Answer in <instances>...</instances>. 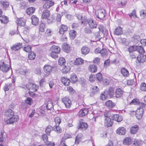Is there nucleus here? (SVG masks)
Masks as SVG:
<instances>
[{"label":"nucleus","mask_w":146,"mask_h":146,"mask_svg":"<svg viewBox=\"0 0 146 146\" xmlns=\"http://www.w3.org/2000/svg\"><path fill=\"white\" fill-rule=\"evenodd\" d=\"M88 23L91 29L96 28L97 26V24L96 21L92 18L89 19L87 20Z\"/></svg>","instance_id":"7"},{"label":"nucleus","mask_w":146,"mask_h":146,"mask_svg":"<svg viewBox=\"0 0 146 146\" xmlns=\"http://www.w3.org/2000/svg\"><path fill=\"white\" fill-rule=\"evenodd\" d=\"M88 127L87 124L83 121L82 119L79 121V124L78 125L79 129L82 131L85 130L87 129Z\"/></svg>","instance_id":"6"},{"label":"nucleus","mask_w":146,"mask_h":146,"mask_svg":"<svg viewBox=\"0 0 146 146\" xmlns=\"http://www.w3.org/2000/svg\"><path fill=\"white\" fill-rule=\"evenodd\" d=\"M123 31L122 28L120 27H118L115 29L114 31V34L117 35H119L122 34Z\"/></svg>","instance_id":"25"},{"label":"nucleus","mask_w":146,"mask_h":146,"mask_svg":"<svg viewBox=\"0 0 146 146\" xmlns=\"http://www.w3.org/2000/svg\"><path fill=\"white\" fill-rule=\"evenodd\" d=\"M126 132V130L125 128L122 127H119L116 131L117 133L121 135H124Z\"/></svg>","instance_id":"10"},{"label":"nucleus","mask_w":146,"mask_h":146,"mask_svg":"<svg viewBox=\"0 0 146 146\" xmlns=\"http://www.w3.org/2000/svg\"><path fill=\"white\" fill-rule=\"evenodd\" d=\"M50 12L48 10H44L42 15V19H46L50 15Z\"/></svg>","instance_id":"23"},{"label":"nucleus","mask_w":146,"mask_h":146,"mask_svg":"<svg viewBox=\"0 0 146 146\" xmlns=\"http://www.w3.org/2000/svg\"><path fill=\"white\" fill-rule=\"evenodd\" d=\"M22 43H19L12 46L11 48L14 50H17L22 47Z\"/></svg>","instance_id":"30"},{"label":"nucleus","mask_w":146,"mask_h":146,"mask_svg":"<svg viewBox=\"0 0 146 146\" xmlns=\"http://www.w3.org/2000/svg\"><path fill=\"white\" fill-rule=\"evenodd\" d=\"M54 121L56 124V125H59L61 122V120L59 117H56L54 119Z\"/></svg>","instance_id":"54"},{"label":"nucleus","mask_w":146,"mask_h":146,"mask_svg":"<svg viewBox=\"0 0 146 146\" xmlns=\"http://www.w3.org/2000/svg\"><path fill=\"white\" fill-rule=\"evenodd\" d=\"M82 137V134H78L76 137L75 141V143L76 144H78L79 142L80 141Z\"/></svg>","instance_id":"41"},{"label":"nucleus","mask_w":146,"mask_h":146,"mask_svg":"<svg viewBox=\"0 0 146 146\" xmlns=\"http://www.w3.org/2000/svg\"><path fill=\"white\" fill-rule=\"evenodd\" d=\"M137 46L133 45L130 46L128 48V50L129 52H131L137 50Z\"/></svg>","instance_id":"43"},{"label":"nucleus","mask_w":146,"mask_h":146,"mask_svg":"<svg viewBox=\"0 0 146 146\" xmlns=\"http://www.w3.org/2000/svg\"><path fill=\"white\" fill-rule=\"evenodd\" d=\"M139 53L143 54L145 52V51L143 48L141 46H137V50Z\"/></svg>","instance_id":"44"},{"label":"nucleus","mask_w":146,"mask_h":146,"mask_svg":"<svg viewBox=\"0 0 146 146\" xmlns=\"http://www.w3.org/2000/svg\"><path fill=\"white\" fill-rule=\"evenodd\" d=\"M35 10V9L33 7H30L27 9L26 12L28 15H30L33 13Z\"/></svg>","instance_id":"37"},{"label":"nucleus","mask_w":146,"mask_h":146,"mask_svg":"<svg viewBox=\"0 0 146 146\" xmlns=\"http://www.w3.org/2000/svg\"><path fill=\"white\" fill-rule=\"evenodd\" d=\"M95 14L96 17L101 19H103L105 16V12L104 9H101L97 10L96 11Z\"/></svg>","instance_id":"4"},{"label":"nucleus","mask_w":146,"mask_h":146,"mask_svg":"<svg viewBox=\"0 0 146 146\" xmlns=\"http://www.w3.org/2000/svg\"><path fill=\"white\" fill-rule=\"evenodd\" d=\"M106 106L109 108H112L115 107V104L111 100L108 101L105 103Z\"/></svg>","instance_id":"24"},{"label":"nucleus","mask_w":146,"mask_h":146,"mask_svg":"<svg viewBox=\"0 0 146 146\" xmlns=\"http://www.w3.org/2000/svg\"><path fill=\"white\" fill-rule=\"evenodd\" d=\"M108 96V92L106 91L101 94L100 96V98L102 100H104L106 99Z\"/></svg>","instance_id":"45"},{"label":"nucleus","mask_w":146,"mask_h":146,"mask_svg":"<svg viewBox=\"0 0 146 146\" xmlns=\"http://www.w3.org/2000/svg\"><path fill=\"white\" fill-rule=\"evenodd\" d=\"M54 3L52 1H46L43 5V8L45 9H48L54 5Z\"/></svg>","instance_id":"13"},{"label":"nucleus","mask_w":146,"mask_h":146,"mask_svg":"<svg viewBox=\"0 0 146 146\" xmlns=\"http://www.w3.org/2000/svg\"><path fill=\"white\" fill-rule=\"evenodd\" d=\"M4 116V120L7 124H12L17 121L19 119L18 116L15 115L13 111L10 109L5 112Z\"/></svg>","instance_id":"1"},{"label":"nucleus","mask_w":146,"mask_h":146,"mask_svg":"<svg viewBox=\"0 0 146 146\" xmlns=\"http://www.w3.org/2000/svg\"><path fill=\"white\" fill-rule=\"evenodd\" d=\"M61 80L62 83L65 86H68L70 84V80L65 77L61 78Z\"/></svg>","instance_id":"16"},{"label":"nucleus","mask_w":146,"mask_h":146,"mask_svg":"<svg viewBox=\"0 0 146 146\" xmlns=\"http://www.w3.org/2000/svg\"><path fill=\"white\" fill-rule=\"evenodd\" d=\"M67 89V90L70 94H72L75 92V90L71 86L68 87Z\"/></svg>","instance_id":"58"},{"label":"nucleus","mask_w":146,"mask_h":146,"mask_svg":"<svg viewBox=\"0 0 146 146\" xmlns=\"http://www.w3.org/2000/svg\"><path fill=\"white\" fill-rule=\"evenodd\" d=\"M25 101L26 103L30 105H31L33 102L32 99L29 97L27 98Z\"/></svg>","instance_id":"56"},{"label":"nucleus","mask_w":146,"mask_h":146,"mask_svg":"<svg viewBox=\"0 0 146 146\" xmlns=\"http://www.w3.org/2000/svg\"><path fill=\"white\" fill-rule=\"evenodd\" d=\"M60 50V47L55 45H53L49 49V53L50 56L54 58H56L58 57V54H59Z\"/></svg>","instance_id":"2"},{"label":"nucleus","mask_w":146,"mask_h":146,"mask_svg":"<svg viewBox=\"0 0 146 146\" xmlns=\"http://www.w3.org/2000/svg\"><path fill=\"white\" fill-rule=\"evenodd\" d=\"M113 123V119H111L110 117H108L105 118L104 119V125L107 127H110Z\"/></svg>","instance_id":"9"},{"label":"nucleus","mask_w":146,"mask_h":146,"mask_svg":"<svg viewBox=\"0 0 146 146\" xmlns=\"http://www.w3.org/2000/svg\"><path fill=\"white\" fill-rule=\"evenodd\" d=\"M138 126L137 125L132 126L130 128V132L131 134L136 133L138 131Z\"/></svg>","instance_id":"18"},{"label":"nucleus","mask_w":146,"mask_h":146,"mask_svg":"<svg viewBox=\"0 0 146 146\" xmlns=\"http://www.w3.org/2000/svg\"><path fill=\"white\" fill-rule=\"evenodd\" d=\"M68 27L65 25H62L60 27L59 33L60 34L63 35L64 33L68 30Z\"/></svg>","instance_id":"14"},{"label":"nucleus","mask_w":146,"mask_h":146,"mask_svg":"<svg viewBox=\"0 0 146 146\" xmlns=\"http://www.w3.org/2000/svg\"><path fill=\"white\" fill-rule=\"evenodd\" d=\"M46 106V108L48 110H50L52 108V102L51 100H49L48 101Z\"/></svg>","instance_id":"35"},{"label":"nucleus","mask_w":146,"mask_h":146,"mask_svg":"<svg viewBox=\"0 0 146 146\" xmlns=\"http://www.w3.org/2000/svg\"><path fill=\"white\" fill-rule=\"evenodd\" d=\"M76 33L75 31L73 30H71L69 33L70 37L72 39L74 38L76 36Z\"/></svg>","instance_id":"46"},{"label":"nucleus","mask_w":146,"mask_h":146,"mask_svg":"<svg viewBox=\"0 0 146 146\" xmlns=\"http://www.w3.org/2000/svg\"><path fill=\"white\" fill-rule=\"evenodd\" d=\"M23 50L27 52H29L31 51V47L29 45H26L23 48Z\"/></svg>","instance_id":"49"},{"label":"nucleus","mask_w":146,"mask_h":146,"mask_svg":"<svg viewBox=\"0 0 146 146\" xmlns=\"http://www.w3.org/2000/svg\"><path fill=\"white\" fill-rule=\"evenodd\" d=\"M53 130L58 133H59L62 132V130L59 125H54L53 127Z\"/></svg>","instance_id":"36"},{"label":"nucleus","mask_w":146,"mask_h":146,"mask_svg":"<svg viewBox=\"0 0 146 146\" xmlns=\"http://www.w3.org/2000/svg\"><path fill=\"white\" fill-rule=\"evenodd\" d=\"M90 51V49L87 47L84 46L81 49V53L82 54L86 55L89 53Z\"/></svg>","instance_id":"28"},{"label":"nucleus","mask_w":146,"mask_h":146,"mask_svg":"<svg viewBox=\"0 0 146 146\" xmlns=\"http://www.w3.org/2000/svg\"><path fill=\"white\" fill-rule=\"evenodd\" d=\"M53 68V67H52L50 65H46L44 67V72L46 74L49 75L51 72Z\"/></svg>","instance_id":"12"},{"label":"nucleus","mask_w":146,"mask_h":146,"mask_svg":"<svg viewBox=\"0 0 146 146\" xmlns=\"http://www.w3.org/2000/svg\"><path fill=\"white\" fill-rule=\"evenodd\" d=\"M88 110L87 109L84 108L80 110L79 111L78 114L80 117H83L87 114Z\"/></svg>","instance_id":"21"},{"label":"nucleus","mask_w":146,"mask_h":146,"mask_svg":"<svg viewBox=\"0 0 146 146\" xmlns=\"http://www.w3.org/2000/svg\"><path fill=\"white\" fill-rule=\"evenodd\" d=\"M100 59L99 58L96 57L93 61V63L97 64L99 63Z\"/></svg>","instance_id":"62"},{"label":"nucleus","mask_w":146,"mask_h":146,"mask_svg":"<svg viewBox=\"0 0 146 146\" xmlns=\"http://www.w3.org/2000/svg\"><path fill=\"white\" fill-rule=\"evenodd\" d=\"M62 101L64 104L67 108H69L71 105V102L69 98L64 97L62 99Z\"/></svg>","instance_id":"5"},{"label":"nucleus","mask_w":146,"mask_h":146,"mask_svg":"<svg viewBox=\"0 0 146 146\" xmlns=\"http://www.w3.org/2000/svg\"><path fill=\"white\" fill-rule=\"evenodd\" d=\"M63 49L66 52H68L70 50V48L68 45L64 44L62 46Z\"/></svg>","instance_id":"39"},{"label":"nucleus","mask_w":146,"mask_h":146,"mask_svg":"<svg viewBox=\"0 0 146 146\" xmlns=\"http://www.w3.org/2000/svg\"><path fill=\"white\" fill-rule=\"evenodd\" d=\"M84 62V60L81 58H76L74 61V65H81Z\"/></svg>","instance_id":"19"},{"label":"nucleus","mask_w":146,"mask_h":146,"mask_svg":"<svg viewBox=\"0 0 146 146\" xmlns=\"http://www.w3.org/2000/svg\"><path fill=\"white\" fill-rule=\"evenodd\" d=\"M104 115L105 117V118H107L108 117H112L111 115V114L109 111H106L104 113Z\"/></svg>","instance_id":"63"},{"label":"nucleus","mask_w":146,"mask_h":146,"mask_svg":"<svg viewBox=\"0 0 146 146\" xmlns=\"http://www.w3.org/2000/svg\"><path fill=\"white\" fill-rule=\"evenodd\" d=\"M88 70L92 72H96L97 70V67L94 64L90 65L88 67Z\"/></svg>","instance_id":"20"},{"label":"nucleus","mask_w":146,"mask_h":146,"mask_svg":"<svg viewBox=\"0 0 146 146\" xmlns=\"http://www.w3.org/2000/svg\"><path fill=\"white\" fill-rule=\"evenodd\" d=\"M122 74L125 77H127L129 75V72L127 69L125 68H122L121 70Z\"/></svg>","instance_id":"29"},{"label":"nucleus","mask_w":146,"mask_h":146,"mask_svg":"<svg viewBox=\"0 0 146 146\" xmlns=\"http://www.w3.org/2000/svg\"><path fill=\"white\" fill-rule=\"evenodd\" d=\"M26 87L29 90V93L30 95L31 92H36L38 89V86L36 84L31 83H28L27 84Z\"/></svg>","instance_id":"3"},{"label":"nucleus","mask_w":146,"mask_h":146,"mask_svg":"<svg viewBox=\"0 0 146 146\" xmlns=\"http://www.w3.org/2000/svg\"><path fill=\"white\" fill-rule=\"evenodd\" d=\"M100 53L101 56H104L107 54V51L106 49H102L101 50Z\"/></svg>","instance_id":"59"},{"label":"nucleus","mask_w":146,"mask_h":146,"mask_svg":"<svg viewBox=\"0 0 146 146\" xmlns=\"http://www.w3.org/2000/svg\"><path fill=\"white\" fill-rule=\"evenodd\" d=\"M139 100H138L135 99L132 100L130 104V105L137 104H139Z\"/></svg>","instance_id":"61"},{"label":"nucleus","mask_w":146,"mask_h":146,"mask_svg":"<svg viewBox=\"0 0 146 146\" xmlns=\"http://www.w3.org/2000/svg\"><path fill=\"white\" fill-rule=\"evenodd\" d=\"M99 91V89L97 86H94L92 87L90 90L91 92L92 95L97 94Z\"/></svg>","instance_id":"31"},{"label":"nucleus","mask_w":146,"mask_h":146,"mask_svg":"<svg viewBox=\"0 0 146 146\" xmlns=\"http://www.w3.org/2000/svg\"><path fill=\"white\" fill-rule=\"evenodd\" d=\"M133 142L132 139L129 137H125L123 141V144L124 145H129L131 144Z\"/></svg>","instance_id":"11"},{"label":"nucleus","mask_w":146,"mask_h":146,"mask_svg":"<svg viewBox=\"0 0 146 146\" xmlns=\"http://www.w3.org/2000/svg\"><path fill=\"white\" fill-rule=\"evenodd\" d=\"M47 19V22L48 23H52L54 20V18L52 15H50Z\"/></svg>","instance_id":"60"},{"label":"nucleus","mask_w":146,"mask_h":146,"mask_svg":"<svg viewBox=\"0 0 146 146\" xmlns=\"http://www.w3.org/2000/svg\"><path fill=\"white\" fill-rule=\"evenodd\" d=\"M18 25L23 26L25 25V23L22 20V19H18L17 21Z\"/></svg>","instance_id":"52"},{"label":"nucleus","mask_w":146,"mask_h":146,"mask_svg":"<svg viewBox=\"0 0 146 146\" xmlns=\"http://www.w3.org/2000/svg\"><path fill=\"white\" fill-rule=\"evenodd\" d=\"M70 67L67 64L63 67L61 71L62 73L64 74H66L68 73L70 71Z\"/></svg>","instance_id":"26"},{"label":"nucleus","mask_w":146,"mask_h":146,"mask_svg":"<svg viewBox=\"0 0 146 146\" xmlns=\"http://www.w3.org/2000/svg\"><path fill=\"white\" fill-rule=\"evenodd\" d=\"M70 78L71 82L73 83H74L77 81V76L74 74H72L71 75Z\"/></svg>","instance_id":"33"},{"label":"nucleus","mask_w":146,"mask_h":146,"mask_svg":"<svg viewBox=\"0 0 146 146\" xmlns=\"http://www.w3.org/2000/svg\"><path fill=\"white\" fill-rule=\"evenodd\" d=\"M144 110L137 109L135 112V116L138 119L140 120L142 117Z\"/></svg>","instance_id":"8"},{"label":"nucleus","mask_w":146,"mask_h":146,"mask_svg":"<svg viewBox=\"0 0 146 146\" xmlns=\"http://www.w3.org/2000/svg\"><path fill=\"white\" fill-rule=\"evenodd\" d=\"M112 117L113 118V120L118 122L121 121L123 119V118L121 116L117 114L113 115Z\"/></svg>","instance_id":"22"},{"label":"nucleus","mask_w":146,"mask_h":146,"mask_svg":"<svg viewBox=\"0 0 146 146\" xmlns=\"http://www.w3.org/2000/svg\"><path fill=\"white\" fill-rule=\"evenodd\" d=\"M115 93V97L116 98H119L122 96L123 92L121 89L119 88L116 90Z\"/></svg>","instance_id":"32"},{"label":"nucleus","mask_w":146,"mask_h":146,"mask_svg":"<svg viewBox=\"0 0 146 146\" xmlns=\"http://www.w3.org/2000/svg\"><path fill=\"white\" fill-rule=\"evenodd\" d=\"M0 2L2 3V5L3 7L5 8H7L9 6V2L6 1H4L2 2L1 1Z\"/></svg>","instance_id":"53"},{"label":"nucleus","mask_w":146,"mask_h":146,"mask_svg":"<svg viewBox=\"0 0 146 146\" xmlns=\"http://www.w3.org/2000/svg\"><path fill=\"white\" fill-rule=\"evenodd\" d=\"M32 24L35 25H36L38 22V19L37 17L35 15H33L31 17Z\"/></svg>","instance_id":"27"},{"label":"nucleus","mask_w":146,"mask_h":146,"mask_svg":"<svg viewBox=\"0 0 146 146\" xmlns=\"http://www.w3.org/2000/svg\"><path fill=\"white\" fill-rule=\"evenodd\" d=\"M52 32L51 30L49 29H47L46 32L45 34L46 36H49L52 35Z\"/></svg>","instance_id":"64"},{"label":"nucleus","mask_w":146,"mask_h":146,"mask_svg":"<svg viewBox=\"0 0 146 146\" xmlns=\"http://www.w3.org/2000/svg\"><path fill=\"white\" fill-rule=\"evenodd\" d=\"M53 129V127H52L51 126L49 125L46 127L45 132L46 133L48 134L50 133V131Z\"/></svg>","instance_id":"51"},{"label":"nucleus","mask_w":146,"mask_h":146,"mask_svg":"<svg viewBox=\"0 0 146 146\" xmlns=\"http://www.w3.org/2000/svg\"><path fill=\"white\" fill-rule=\"evenodd\" d=\"M35 53L33 52H31L29 53L28 55V58L30 60L34 59L35 57Z\"/></svg>","instance_id":"42"},{"label":"nucleus","mask_w":146,"mask_h":146,"mask_svg":"<svg viewBox=\"0 0 146 146\" xmlns=\"http://www.w3.org/2000/svg\"><path fill=\"white\" fill-rule=\"evenodd\" d=\"M141 89L142 91H146V84L145 83H143L141 84Z\"/></svg>","instance_id":"55"},{"label":"nucleus","mask_w":146,"mask_h":146,"mask_svg":"<svg viewBox=\"0 0 146 146\" xmlns=\"http://www.w3.org/2000/svg\"><path fill=\"white\" fill-rule=\"evenodd\" d=\"M96 77L97 79L99 81H101L102 80V75L101 73H98L96 74Z\"/></svg>","instance_id":"57"},{"label":"nucleus","mask_w":146,"mask_h":146,"mask_svg":"<svg viewBox=\"0 0 146 146\" xmlns=\"http://www.w3.org/2000/svg\"><path fill=\"white\" fill-rule=\"evenodd\" d=\"M142 143L143 141L140 140L135 139L133 143V146H140Z\"/></svg>","instance_id":"34"},{"label":"nucleus","mask_w":146,"mask_h":146,"mask_svg":"<svg viewBox=\"0 0 146 146\" xmlns=\"http://www.w3.org/2000/svg\"><path fill=\"white\" fill-rule=\"evenodd\" d=\"M10 68L9 65L5 64L4 63L1 66V70L3 72H7L10 70Z\"/></svg>","instance_id":"17"},{"label":"nucleus","mask_w":146,"mask_h":146,"mask_svg":"<svg viewBox=\"0 0 146 146\" xmlns=\"http://www.w3.org/2000/svg\"><path fill=\"white\" fill-rule=\"evenodd\" d=\"M140 16L143 19L146 17V10H141L140 12Z\"/></svg>","instance_id":"47"},{"label":"nucleus","mask_w":146,"mask_h":146,"mask_svg":"<svg viewBox=\"0 0 146 146\" xmlns=\"http://www.w3.org/2000/svg\"><path fill=\"white\" fill-rule=\"evenodd\" d=\"M114 90L113 88H110L109 90V94L111 97H113L114 95Z\"/></svg>","instance_id":"48"},{"label":"nucleus","mask_w":146,"mask_h":146,"mask_svg":"<svg viewBox=\"0 0 146 146\" xmlns=\"http://www.w3.org/2000/svg\"><path fill=\"white\" fill-rule=\"evenodd\" d=\"M45 24L43 23H41L39 25V31L42 32H44L45 29Z\"/></svg>","instance_id":"38"},{"label":"nucleus","mask_w":146,"mask_h":146,"mask_svg":"<svg viewBox=\"0 0 146 146\" xmlns=\"http://www.w3.org/2000/svg\"><path fill=\"white\" fill-rule=\"evenodd\" d=\"M65 63L64 58L63 57H60L58 60V64L60 65H63Z\"/></svg>","instance_id":"50"},{"label":"nucleus","mask_w":146,"mask_h":146,"mask_svg":"<svg viewBox=\"0 0 146 146\" xmlns=\"http://www.w3.org/2000/svg\"><path fill=\"white\" fill-rule=\"evenodd\" d=\"M0 21L2 23H5L8 21V18L7 17L2 16L0 17Z\"/></svg>","instance_id":"40"},{"label":"nucleus","mask_w":146,"mask_h":146,"mask_svg":"<svg viewBox=\"0 0 146 146\" xmlns=\"http://www.w3.org/2000/svg\"><path fill=\"white\" fill-rule=\"evenodd\" d=\"M16 81V79L14 78L12 80V83L7 84V85H5L4 87V90L6 91H8L9 88H10L12 86H15V83Z\"/></svg>","instance_id":"15"}]
</instances>
